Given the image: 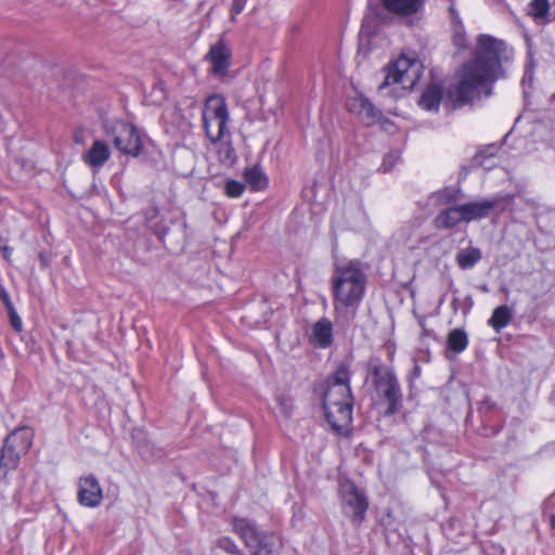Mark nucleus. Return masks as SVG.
Segmentation results:
<instances>
[{"label": "nucleus", "instance_id": "1", "mask_svg": "<svg viewBox=\"0 0 555 555\" xmlns=\"http://www.w3.org/2000/svg\"><path fill=\"white\" fill-rule=\"evenodd\" d=\"M506 50V42L491 35L481 34L476 38L473 59L463 64L461 80L448 92L455 107L472 102L482 91L487 96L491 94L492 85L503 76Z\"/></svg>", "mask_w": 555, "mask_h": 555}, {"label": "nucleus", "instance_id": "2", "mask_svg": "<svg viewBox=\"0 0 555 555\" xmlns=\"http://www.w3.org/2000/svg\"><path fill=\"white\" fill-rule=\"evenodd\" d=\"M350 369L341 363L325 382L322 395L324 416L332 430L348 436L352 424L353 396L350 387Z\"/></svg>", "mask_w": 555, "mask_h": 555}, {"label": "nucleus", "instance_id": "3", "mask_svg": "<svg viewBox=\"0 0 555 555\" xmlns=\"http://www.w3.org/2000/svg\"><path fill=\"white\" fill-rule=\"evenodd\" d=\"M366 289V275L356 261L336 266L332 275L333 307L339 318L352 319Z\"/></svg>", "mask_w": 555, "mask_h": 555}, {"label": "nucleus", "instance_id": "4", "mask_svg": "<svg viewBox=\"0 0 555 555\" xmlns=\"http://www.w3.org/2000/svg\"><path fill=\"white\" fill-rule=\"evenodd\" d=\"M422 68V63L415 56L401 54L385 67V77L378 86V93L393 99L403 96L420 80Z\"/></svg>", "mask_w": 555, "mask_h": 555}, {"label": "nucleus", "instance_id": "5", "mask_svg": "<svg viewBox=\"0 0 555 555\" xmlns=\"http://www.w3.org/2000/svg\"><path fill=\"white\" fill-rule=\"evenodd\" d=\"M369 374L378 398L387 403L384 414L398 413L402 408V391L393 370L374 359L369 363Z\"/></svg>", "mask_w": 555, "mask_h": 555}, {"label": "nucleus", "instance_id": "6", "mask_svg": "<svg viewBox=\"0 0 555 555\" xmlns=\"http://www.w3.org/2000/svg\"><path fill=\"white\" fill-rule=\"evenodd\" d=\"M233 531L243 540L250 555H273L282 548V540L272 531L261 530L256 522L234 517Z\"/></svg>", "mask_w": 555, "mask_h": 555}, {"label": "nucleus", "instance_id": "7", "mask_svg": "<svg viewBox=\"0 0 555 555\" xmlns=\"http://www.w3.org/2000/svg\"><path fill=\"white\" fill-rule=\"evenodd\" d=\"M203 126L206 137L214 144L229 134V112L225 99L220 94H212L205 101L203 108Z\"/></svg>", "mask_w": 555, "mask_h": 555}, {"label": "nucleus", "instance_id": "8", "mask_svg": "<svg viewBox=\"0 0 555 555\" xmlns=\"http://www.w3.org/2000/svg\"><path fill=\"white\" fill-rule=\"evenodd\" d=\"M115 149L127 156L138 157L144 147L143 133L131 122L117 120L109 130Z\"/></svg>", "mask_w": 555, "mask_h": 555}, {"label": "nucleus", "instance_id": "9", "mask_svg": "<svg viewBox=\"0 0 555 555\" xmlns=\"http://www.w3.org/2000/svg\"><path fill=\"white\" fill-rule=\"evenodd\" d=\"M343 507L352 521L362 522L365 519L369 502L353 482L343 486Z\"/></svg>", "mask_w": 555, "mask_h": 555}, {"label": "nucleus", "instance_id": "10", "mask_svg": "<svg viewBox=\"0 0 555 555\" xmlns=\"http://www.w3.org/2000/svg\"><path fill=\"white\" fill-rule=\"evenodd\" d=\"M232 51L225 43L223 38H220L216 43L210 46L205 60L210 63L209 73L216 77H224L231 66Z\"/></svg>", "mask_w": 555, "mask_h": 555}, {"label": "nucleus", "instance_id": "11", "mask_svg": "<svg viewBox=\"0 0 555 555\" xmlns=\"http://www.w3.org/2000/svg\"><path fill=\"white\" fill-rule=\"evenodd\" d=\"M499 203V197H492L460 205L464 222L487 218Z\"/></svg>", "mask_w": 555, "mask_h": 555}, {"label": "nucleus", "instance_id": "12", "mask_svg": "<svg viewBox=\"0 0 555 555\" xmlns=\"http://www.w3.org/2000/svg\"><path fill=\"white\" fill-rule=\"evenodd\" d=\"M102 489L99 481L92 477H85L79 480L78 500L81 505L94 507L100 504Z\"/></svg>", "mask_w": 555, "mask_h": 555}, {"label": "nucleus", "instance_id": "13", "mask_svg": "<svg viewBox=\"0 0 555 555\" xmlns=\"http://www.w3.org/2000/svg\"><path fill=\"white\" fill-rule=\"evenodd\" d=\"M310 343L318 348H328L333 343V324L327 318L317 321L311 330Z\"/></svg>", "mask_w": 555, "mask_h": 555}, {"label": "nucleus", "instance_id": "14", "mask_svg": "<svg viewBox=\"0 0 555 555\" xmlns=\"http://www.w3.org/2000/svg\"><path fill=\"white\" fill-rule=\"evenodd\" d=\"M34 433L28 427H20L12 431L4 443L9 444L12 448L23 455L28 452L33 444Z\"/></svg>", "mask_w": 555, "mask_h": 555}, {"label": "nucleus", "instance_id": "15", "mask_svg": "<svg viewBox=\"0 0 555 555\" xmlns=\"http://www.w3.org/2000/svg\"><path fill=\"white\" fill-rule=\"evenodd\" d=\"M464 222L460 205H454L441 210L434 219V224L439 230L452 229Z\"/></svg>", "mask_w": 555, "mask_h": 555}, {"label": "nucleus", "instance_id": "16", "mask_svg": "<svg viewBox=\"0 0 555 555\" xmlns=\"http://www.w3.org/2000/svg\"><path fill=\"white\" fill-rule=\"evenodd\" d=\"M389 12L412 15L420 11L425 0H380Z\"/></svg>", "mask_w": 555, "mask_h": 555}, {"label": "nucleus", "instance_id": "17", "mask_svg": "<svg viewBox=\"0 0 555 555\" xmlns=\"http://www.w3.org/2000/svg\"><path fill=\"white\" fill-rule=\"evenodd\" d=\"M442 99V89L440 86L429 85L421 95L418 104L426 111H437Z\"/></svg>", "mask_w": 555, "mask_h": 555}, {"label": "nucleus", "instance_id": "18", "mask_svg": "<svg viewBox=\"0 0 555 555\" xmlns=\"http://www.w3.org/2000/svg\"><path fill=\"white\" fill-rule=\"evenodd\" d=\"M482 258V253L478 247H467L457 251L455 260L462 270H468L475 267Z\"/></svg>", "mask_w": 555, "mask_h": 555}, {"label": "nucleus", "instance_id": "19", "mask_svg": "<svg viewBox=\"0 0 555 555\" xmlns=\"http://www.w3.org/2000/svg\"><path fill=\"white\" fill-rule=\"evenodd\" d=\"M82 159L92 170H100L104 163V141L95 140L92 147L82 155Z\"/></svg>", "mask_w": 555, "mask_h": 555}, {"label": "nucleus", "instance_id": "20", "mask_svg": "<svg viewBox=\"0 0 555 555\" xmlns=\"http://www.w3.org/2000/svg\"><path fill=\"white\" fill-rule=\"evenodd\" d=\"M244 178L254 191L263 190L268 185V178L259 166L246 168L244 171Z\"/></svg>", "mask_w": 555, "mask_h": 555}, {"label": "nucleus", "instance_id": "21", "mask_svg": "<svg viewBox=\"0 0 555 555\" xmlns=\"http://www.w3.org/2000/svg\"><path fill=\"white\" fill-rule=\"evenodd\" d=\"M512 320V311L507 306H499L496 307L491 318L488 321V324L495 331L500 332L502 328L506 327Z\"/></svg>", "mask_w": 555, "mask_h": 555}, {"label": "nucleus", "instance_id": "22", "mask_svg": "<svg viewBox=\"0 0 555 555\" xmlns=\"http://www.w3.org/2000/svg\"><path fill=\"white\" fill-rule=\"evenodd\" d=\"M467 345L468 337L464 330L455 328L449 333L447 339V346L449 350L455 353H461L466 349Z\"/></svg>", "mask_w": 555, "mask_h": 555}, {"label": "nucleus", "instance_id": "23", "mask_svg": "<svg viewBox=\"0 0 555 555\" xmlns=\"http://www.w3.org/2000/svg\"><path fill=\"white\" fill-rule=\"evenodd\" d=\"M550 8L548 0H531L528 3V15L535 21L546 23L548 21Z\"/></svg>", "mask_w": 555, "mask_h": 555}, {"label": "nucleus", "instance_id": "24", "mask_svg": "<svg viewBox=\"0 0 555 555\" xmlns=\"http://www.w3.org/2000/svg\"><path fill=\"white\" fill-rule=\"evenodd\" d=\"M22 453L17 452L15 448L4 443L0 456V469L5 470L15 468L22 457Z\"/></svg>", "mask_w": 555, "mask_h": 555}, {"label": "nucleus", "instance_id": "25", "mask_svg": "<svg viewBox=\"0 0 555 555\" xmlns=\"http://www.w3.org/2000/svg\"><path fill=\"white\" fill-rule=\"evenodd\" d=\"M216 545L231 555H245L236 543L229 537H221L216 541Z\"/></svg>", "mask_w": 555, "mask_h": 555}, {"label": "nucleus", "instance_id": "26", "mask_svg": "<svg viewBox=\"0 0 555 555\" xmlns=\"http://www.w3.org/2000/svg\"><path fill=\"white\" fill-rule=\"evenodd\" d=\"M460 198V191L455 189L447 188L437 193L438 203L441 205H450L456 203Z\"/></svg>", "mask_w": 555, "mask_h": 555}, {"label": "nucleus", "instance_id": "27", "mask_svg": "<svg viewBox=\"0 0 555 555\" xmlns=\"http://www.w3.org/2000/svg\"><path fill=\"white\" fill-rule=\"evenodd\" d=\"M275 401L279 405L280 412L285 417H291L294 410V403L292 398L284 393H278L275 396Z\"/></svg>", "mask_w": 555, "mask_h": 555}, {"label": "nucleus", "instance_id": "28", "mask_svg": "<svg viewBox=\"0 0 555 555\" xmlns=\"http://www.w3.org/2000/svg\"><path fill=\"white\" fill-rule=\"evenodd\" d=\"M244 191L245 184L240 181L229 180L225 182L224 192L229 197L237 198L244 193Z\"/></svg>", "mask_w": 555, "mask_h": 555}, {"label": "nucleus", "instance_id": "29", "mask_svg": "<svg viewBox=\"0 0 555 555\" xmlns=\"http://www.w3.org/2000/svg\"><path fill=\"white\" fill-rule=\"evenodd\" d=\"M365 108H363V114H361V117L363 119H366V122L373 124L380 119L382 112L377 109L367 99L366 104H364Z\"/></svg>", "mask_w": 555, "mask_h": 555}, {"label": "nucleus", "instance_id": "30", "mask_svg": "<svg viewBox=\"0 0 555 555\" xmlns=\"http://www.w3.org/2000/svg\"><path fill=\"white\" fill-rule=\"evenodd\" d=\"M219 158L224 165H233L236 160L234 149L230 144L222 145L218 151Z\"/></svg>", "mask_w": 555, "mask_h": 555}, {"label": "nucleus", "instance_id": "31", "mask_svg": "<svg viewBox=\"0 0 555 555\" xmlns=\"http://www.w3.org/2000/svg\"><path fill=\"white\" fill-rule=\"evenodd\" d=\"M366 98H364L363 95H357L348 100L347 107L351 113L361 116V114H363V108H365L364 104H366Z\"/></svg>", "mask_w": 555, "mask_h": 555}, {"label": "nucleus", "instance_id": "32", "mask_svg": "<svg viewBox=\"0 0 555 555\" xmlns=\"http://www.w3.org/2000/svg\"><path fill=\"white\" fill-rule=\"evenodd\" d=\"M7 311H8V317H9L10 324H11L12 328L16 333H21L23 331V321H22L21 317L18 315V313L16 312L14 306L8 308Z\"/></svg>", "mask_w": 555, "mask_h": 555}, {"label": "nucleus", "instance_id": "33", "mask_svg": "<svg viewBox=\"0 0 555 555\" xmlns=\"http://www.w3.org/2000/svg\"><path fill=\"white\" fill-rule=\"evenodd\" d=\"M474 165L490 170L495 166V162L493 160V158L486 157L485 152H479L474 157Z\"/></svg>", "mask_w": 555, "mask_h": 555}, {"label": "nucleus", "instance_id": "34", "mask_svg": "<svg viewBox=\"0 0 555 555\" xmlns=\"http://www.w3.org/2000/svg\"><path fill=\"white\" fill-rule=\"evenodd\" d=\"M453 42L456 47L461 49L466 47V38L462 25H460V27H457V29L455 30Z\"/></svg>", "mask_w": 555, "mask_h": 555}, {"label": "nucleus", "instance_id": "35", "mask_svg": "<svg viewBox=\"0 0 555 555\" xmlns=\"http://www.w3.org/2000/svg\"><path fill=\"white\" fill-rule=\"evenodd\" d=\"M247 0H233L231 5V20L234 21L235 16L238 15L245 8Z\"/></svg>", "mask_w": 555, "mask_h": 555}, {"label": "nucleus", "instance_id": "36", "mask_svg": "<svg viewBox=\"0 0 555 555\" xmlns=\"http://www.w3.org/2000/svg\"><path fill=\"white\" fill-rule=\"evenodd\" d=\"M398 158V155L395 154L387 155L382 164V168L384 169V171H389Z\"/></svg>", "mask_w": 555, "mask_h": 555}, {"label": "nucleus", "instance_id": "37", "mask_svg": "<svg viewBox=\"0 0 555 555\" xmlns=\"http://www.w3.org/2000/svg\"><path fill=\"white\" fill-rule=\"evenodd\" d=\"M0 299L7 309L14 306L8 291L1 284H0Z\"/></svg>", "mask_w": 555, "mask_h": 555}, {"label": "nucleus", "instance_id": "38", "mask_svg": "<svg viewBox=\"0 0 555 555\" xmlns=\"http://www.w3.org/2000/svg\"><path fill=\"white\" fill-rule=\"evenodd\" d=\"M73 140L77 144H85L87 139L82 129H77L74 132Z\"/></svg>", "mask_w": 555, "mask_h": 555}, {"label": "nucleus", "instance_id": "39", "mask_svg": "<svg viewBox=\"0 0 555 555\" xmlns=\"http://www.w3.org/2000/svg\"><path fill=\"white\" fill-rule=\"evenodd\" d=\"M499 147L494 144L487 146L481 152H485V156L488 158H493L498 152Z\"/></svg>", "mask_w": 555, "mask_h": 555}, {"label": "nucleus", "instance_id": "40", "mask_svg": "<svg viewBox=\"0 0 555 555\" xmlns=\"http://www.w3.org/2000/svg\"><path fill=\"white\" fill-rule=\"evenodd\" d=\"M449 11H450V15H451V20L454 24H459V26L461 25V21H460V16H459V13L457 11L454 9L453 5H451L449 8Z\"/></svg>", "mask_w": 555, "mask_h": 555}, {"label": "nucleus", "instance_id": "41", "mask_svg": "<svg viewBox=\"0 0 555 555\" xmlns=\"http://www.w3.org/2000/svg\"><path fill=\"white\" fill-rule=\"evenodd\" d=\"M147 446L149 443H139V449L143 455L145 454V449L147 448Z\"/></svg>", "mask_w": 555, "mask_h": 555}, {"label": "nucleus", "instance_id": "42", "mask_svg": "<svg viewBox=\"0 0 555 555\" xmlns=\"http://www.w3.org/2000/svg\"><path fill=\"white\" fill-rule=\"evenodd\" d=\"M550 524H551V527L554 529L555 528V515L551 516Z\"/></svg>", "mask_w": 555, "mask_h": 555}, {"label": "nucleus", "instance_id": "43", "mask_svg": "<svg viewBox=\"0 0 555 555\" xmlns=\"http://www.w3.org/2000/svg\"><path fill=\"white\" fill-rule=\"evenodd\" d=\"M4 256L8 258L11 255V249L9 247H5L3 249Z\"/></svg>", "mask_w": 555, "mask_h": 555}, {"label": "nucleus", "instance_id": "44", "mask_svg": "<svg viewBox=\"0 0 555 555\" xmlns=\"http://www.w3.org/2000/svg\"><path fill=\"white\" fill-rule=\"evenodd\" d=\"M414 371H415V375H420V367L417 365H415Z\"/></svg>", "mask_w": 555, "mask_h": 555}, {"label": "nucleus", "instance_id": "45", "mask_svg": "<svg viewBox=\"0 0 555 555\" xmlns=\"http://www.w3.org/2000/svg\"><path fill=\"white\" fill-rule=\"evenodd\" d=\"M108 156H109L108 150L106 149V155H105L106 160L108 159Z\"/></svg>", "mask_w": 555, "mask_h": 555}, {"label": "nucleus", "instance_id": "46", "mask_svg": "<svg viewBox=\"0 0 555 555\" xmlns=\"http://www.w3.org/2000/svg\"><path fill=\"white\" fill-rule=\"evenodd\" d=\"M552 102H555V93L551 98Z\"/></svg>", "mask_w": 555, "mask_h": 555}]
</instances>
